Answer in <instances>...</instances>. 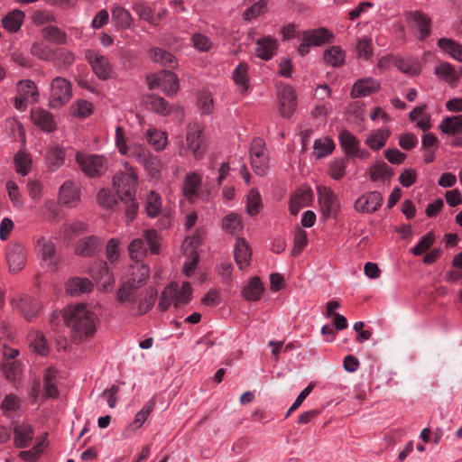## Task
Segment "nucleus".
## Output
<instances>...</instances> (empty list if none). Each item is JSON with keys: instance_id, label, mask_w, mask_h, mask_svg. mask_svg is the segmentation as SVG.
Segmentation results:
<instances>
[{"instance_id": "1", "label": "nucleus", "mask_w": 462, "mask_h": 462, "mask_svg": "<svg viewBox=\"0 0 462 462\" xmlns=\"http://www.w3.org/2000/svg\"><path fill=\"white\" fill-rule=\"evenodd\" d=\"M63 319L70 329L71 340L76 344L91 338L99 325L97 314L85 304L68 307L64 311Z\"/></svg>"}, {"instance_id": "2", "label": "nucleus", "mask_w": 462, "mask_h": 462, "mask_svg": "<svg viewBox=\"0 0 462 462\" xmlns=\"http://www.w3.org/2000/svg\"><path fill=\"white\" fill-rule=\"evenodd\" d=\"M137 174L135 171L125 165V171L116 173L113 178L116 192L125 208L128 222L134 221L138 212V203L135 200Z\"/></svg>"}, {"instance_id": "3", "label": "nucleus", "mask_w": 462, "mask_h": 462, "mask_svg": "<svg viewBox=\"0 0 462 462\" xmlns=\"http://www.w3.org/2000/svg\"><path fill=\"white\" fill-rule=\"evenodd\" d=\"M49 104L51 107H60L67 104L72 97V87L69 80L63 77H56L51 82Z\"/></svg>"}, {"instance_id": "4", "label": "nucleus", "mask_w": 462, "mask_h": 462, "mask_svg": "<svg viewBox=\"0 0 462 462\" xmlns=\"http://www.w3.org/2000/svg\"><path fill=\"white\" fill-rule=\"evenodd\" d=\"M76 162L80 170L88 177H99L106 170V159L103 155L78 152Z\"/></svg>"}, {"instance_id": "5", "label": "nucleus", "mask_w": 462, "mask_h": 462, "mask_svg": "<svg viewBox=\"0 0 462 462\" xmlns=\"http://www.w3.org/2000/svg\"><path fill=\"white\" fill-rule=\"evenodd\" d=\"M85 59L99 79L106 80L111 78L113 66L106 56L88 49L85 51Z\"/></svg>"}, {"instance_id": "6", "label": "nucleus", "mask_w": 462, "mask_h": 462, "mask_svg": "<svg viewBox=\"0 0 462 462\" xmlns=\"http://www.w3.org/2000/svg\"><path fill=\"white\" fill-rule=\"evenodd\" d=\"M251 166L259 176H264L268 171V155L264 142L261 138L253 140L250 149Z\"/></svg>"}, {"instance_id": "7", "label": "nucleus", "mask_w": 462, "mask_h": 462, "mask_svg": "<svg viewBox=\"0 0 462 462\" xmlns=\"http://www.w3.org/2000/svg\"><path fill=\"white\" fill-rule=\"evenodd\" d=\"M317 193L323 217H335L339 211L340 205L334 191L327 186H318Z\"/></svg>"}, {"instance_id": "8", "label": "nucleus", "mask_w": 462, "mask_h": 462, "mask_svg": "<svg viewBox=\"0 0 462 462\" xmlns=\"http://www.w3.org/2000/svg\"><path fill=\"white\" fill-rule=\"evenodd\" d=\"M186 142L188 149L192 152L194 158L200 160L206 152V145L202 129L198 124L193 123L187 125Z\"/></svg>"}, {"instance_id": "9", "label": "nucleus", "mask_w": 462, "mask_h": 462, "mask_svg": "<svg viewBox=\"0 0 462 462\" xmlns=\"http://www.w3.org/2000/svg\"><path fill=\"white\" fill-rule=\"evenodd\" d=\"M279 112L282 117L290 118L297 106V96L292 87L281 85L277 91Z\"/></svg>"}, {"instance_id": "10", "label": "nucleus", "mask_w": 462, "mask_h": 462, "mask_svg": "<svg viewBox=\"0 0 462 462\" xmlns=\"http://www.w3.org/2000/svg\"><path fill=\"white\" fill-rule=\"evenodd\" d=\"M383 201L379 191H368L360 196L354 203V209L362 214H372L377 211Z\"/></svg>"}, {"instance_id": "11", "label": "nucleus", "mask_w": 462, "mask_h": 462, "mask_svg": "<svg viewBox=\"0 0 462 462\" xmlns=\"http://www.w3.org/2000/svg\"><path fill=\"white\" fill-rule=\"evenodd\" d=\"M158 87L167 96L176 94L180 88L179 79L175 73L171 70L164 69L155 76L152 82H150L149 88Z\"/></svg>"}, {"instance_id": "12", "label": "nucleus", "mask_w": 462, "mask_h": 462, "mask_svg": "<svg viewBox=\"0 0 462 462\" xmlns=\"http://www.w3.org/2000/svg\"><path fill=\"white\" fill-rule=\"evenodd\" d=\"M6 259L10 271L19 272L22 270L26 262L24 246L18 242L11 243L6 248Z\"/></svg>"}, {"instance_id": "13", "label": "nucleus", "mask_w": 462, "mask_h": 462, "mask_svg": "<svg viewBox=\"0 0 462 462\" xmlns=\"http://www.w3.org/2000/svg\"><path fill=\"white\" fill-rule=\"evenodd\" d=\"M381 88L380 82L374 78H364L357 79L351 89L353 98H360L376 93Z\"/></svg>"}, {"instance_id": "14", "label": "nucleus", "mask_w": 462, "mask_h": 462, "mask_svg": "<svg viewBox=\"0 0 462 462\" xmlns=\"http://www.w3.org/2000/svg\"><path fill=\"white\" fill-rule=\"evenodd\" d=\"M89 274L97 282H101L104 290L111 288L114 283L113 273L109 272L106 262L99 260L89 268Z\"/></svg>"}, {"instance_id": "15", "label": "nucleus", "mask_w": 462, "mask_h": 462, "mask_svg": "<svg viewBox=\"0 0 462 462\" xmlns=\"http://www.w3.org/2000/svg\"><path fill=\"white\" fill-rule=\"evenodd\" d=\"M80 199V189L71 180L65 181L59 190V202L68 208H74Z\"/></svg>"}, {"instance_id": "16", "label": "nucleus", "mask_w": 462, "mask_h": 462, "mask_svg": "<svg viewBox=\"0 0 462 462\" xmlns=\"http://www.w3.org/2000/svg\"><path fill=\"white\" fill-rule=\"evenodd\" d=\"M135 156L137 162L144 167L152 178L158 179L160 177L162 163L156 156L143 148L138 149Z\"/></svg>"}, {"instance_id": "17", "label": "nucleus", "mask_w": 462, "mask_h": 462, "mask_svg": "<svg viewBox=\"0 0 462 462\" xmlns=\"http://www.w3.org/2000/svg\"><path fill=\"white\" fill-rule=\"evenodd\" d=\"M14 442L18 448H25L31 445L33 439V428L30 424L14 423Z\"/></svg>"}, {"instance_id": "18", "label": "nucleus", "mask_w": 462, "mask_h": 462, "mask_svg": "<svg viewBox=\"0 0 462 462\" xmlns=\"http://www.w3.org/2000/svg\"><path fill=\"white\" fill-rule=\"evenodd\" d=\"M157 291L154 288H149L139 292L137 306L132 308L134 316H142L147 313L155 303Z\"/></svg>"}, {"instance_id": "19", "label": "nucleus", "mask_w": 462, "mask_h": 462, "mask_svg": "<svg viewBox=\"0 0 462 462\" xmlns=\"http://www.w3.org/2000/svg\"><path fill=\"white\" fill-rule=\"evenodd\" d=\"M406 19L415 23L416 28L420 31V41L425 40L431 32V20L428 14L420 11H411L406 14Z\"/></svg>"}, {"instance_id": "20", "label": "nucleus", "mask_w": 462, "mask_h": 462, "mask_svg": "<svg viewBox=\"0 0 462 462\" xmlns=\"http://www.w3.org/2000/svg\"><path fill=\"white\" fill-rule=\"evenodd\" d=\"M313 199V194L310 189L301 188L298 189L290 199V212L291 215L296 216L300 210L307 207Z\"/></svg>"}, {"instance_id": "21", "label": "nucleus", "mask_w": 462, "mask_h": 462, "mask_svg": "<svg viewBox=\"0 0 462 462\" xmlns=\"http://www.w3.org/2000/svg\"><path fill=\"white\" fill-rule=\"evenodd\" d=\"M252 251L244 238H237L234 247V258L237 267L245 270L250 264Z\"/></svg>"}, {"instance_id": "22", "label": "nucleus", "mask_w": 462, "mask_h": 462, "mask_svg": "<svg viewBox=\"0 0 462 462\" xmlns=\"http://www.w3.org/2000/svg\"><path fill=\"white\" fill-rule=\"evenodd\" d=\"M333 39V32L323 27L304 31L302 34V41L310 42L312 46L323 45Z\"/></svg>"}, {"instance_id": "23", "label": "nucleus", "mask_w": 462, "mask_h": 462, "mask_svg": "<svg viewBox=\"0 0 462 462\" xmlns=\"http://www.w3.org/2000/svg\"><path fill=\"white\" fill-rule=\"evenodd\" d=\"M102 241L96 236L81 238L78 241L75 252L81 256H93L101 249Z\"/></svg>"}, {"instance_id": "24", "label": "nucleus", "mask_w": 462, "mask_h": 462, "mask_svg": "<svg viewBox=\"0 0 462 462\" xmlns=\"http://www.w3.org/2000/svg\"><path fill=\"white\" fill-rule=\"evenodd\" d=\"M31 118L32 123L42 131L51 133L56 129V123L52 115L42 108L32 111Z\"/></svg>"}, {"instance_id": "25", "label": "nucleus", "mask_w": 462, "mask_h": 462, "mask_svg": "<svg viewBox=\"0 0 462 462\" xmlns=\"http://www.w3.org/2000/svg\"><path fill=\"white\" fill-rule=\"evenodd\" d=\"M15 307L28 321H32L37 316L41 308L37 300L27 295L15 301Z\"/></svg>"}, {"instance_id": "26", "label": "nucleus", "mask_w": 462, "mask_h": 462, "mask_svg": "<svg viewBox=\"0 0 462 462\" xmlns=\"http://www.w3.org/2000/svg\"><path fill=\"white\" fill-rule=\"evenodd\" d=\"M149 278V266L137 261L134 265H132L130 277L125 281V282H130L132 285L140 288L146 284Z\"/></svg>"}, {"instance_id": "27", "label": "nucleus", "mask_w": 462, "mask_h": 462, "mask_svg": "<svg viewBox=\"0 0 462 462\" xmlns=\"http://www.w3.org/2000/svg\"><path fill=\"white\" fill-rule=\"evenodd\" d=\"M149 58L163 67L173 69L178 65L176 57L170 51L158 47H152L148 51Z\"/></svg>"}, {"instance_id": "28", "label": "nucleus", "mask_w": 462, "mask_h": 462, "mask_svg": "<svg viewBox=\"0 0 462 462\" xmlns=\"http://www.w3.org/2000/svg\"><path fill=\"white\" fill-rule=\"evenodd\" d=\"M276 49L277 43L275 40L271 36H266L256 41L254 53L258 58L269 60L273 58Z\"/></svg>"}, {"instance_id": "29", "label": "nucleus", "mask_w": 462, "mask_h": 462, "mask_svg": "<svg viewBox=\"0 0 462 462\" xmlns=\"http://www.w3.org/2000/svg\"><path fill=\"white\" fill-rule=\"evenodd\" d=\"M38 245L40 247L42 261L50 268H55L58 264V260L55 255L56 248L53 242L45 237H42L41 239L38 240Z\"/></svg>"}, {"instance_id": "30", "label": "nucleus", "mask_w": 462, "mask_h": 462, "mask_svg": "<svg viewBox=\"0 0 462 462\" xmlns=\"http://www.w3.org/2000/svg\"><path fill=\"white\" fill-rule=\"evenodd\" d=\"M264 288L258 276L250 278L246 286L242 291V297L250 301H257L261 299Z\"/></svg>"}, {"instance_id": "31", "label": "nucleus", "mask_w": 462, "mask_h": 462, "mask_svg": "<svg viewBox=\"0 0 462 462\" xmlns=\"http://www.w3.org/2000/svg\"><path fill=\"white\" fill-rule=\"evenodd\" d=\"M24 18V12L14 9L2 18V25L9 32H16L21 29Z\"/></svg>"}, {"instance_id": "32", "label": "nucleus", "mask_w": 462, "mask_h": 462, "mask_svg": "<svg viewBox=\"0 0 462 462\" xmlns=\"http://www.w3.org/2000/svg\"><path fill=\"white\" fill-rule=\"evenodd\" d=\"M435 75L447 82L451 87H456L459 81V77L453 65L448 62H442L435 68Z\"/></svg>"}, {"instance_id": "33", "label": "nucleus", "mask_w": 462, "mask_h": 462, "mask_svg": "<svg viewBox=\"0 0 462 462\" xmlns=\"http://www.w3.org/2000/svg\"><path fill=\"white\" fill-rule=\"evenodd\" d=\"M139 288L132 285L130 282H123L116 291V300L123 304L134 305L137 302Z\"/></svg>"}, {"instance_id": "34", "label": "nucleus", "mask_w": 462, "mask_h": 462, "mask_svg": "<svg viewBox=\"0 0 462 462\" xmlns=\"http://www.w3.org/2000/svg\"><path fill=\"white\" fill-rule=\"evenodd\" d=\"M323 59L327 65L339 68L345 63L346 52L340 46L334 45L325 50Z\"/></svg>"}, {"instance_id": "35", "label": "nucleus", "mask_w": 462, "mask_h": 462, "mask_svg": "<svg viewBox=\"0 0 462 462\" xmlns=\"http://www.w3.org/2000/svg\"><path fill=\"white\" fill-rule=\"evenodd\" d=\"M440 131L446 134L456 135L462 133V115L446 116L439 125Z\"/></svg>"}, {"instance_id": "36", "label": "nucleus", "mask_w": 462, "mask_h": 462, "mask_svg": "<svg viewBox=\"0 0 462 462\" xmlns=\"http://www.w3.org/2000/svg\"><path fill=\"white\" fill-rule=\"evenodd\" d=\"M45 160L49 170L55 171L64 163L65 150L60 146L51 147L47 152Z\"/></svg>"}, {"instance_id": "37", "label": "nucleus", "mask_w": 462, "mask_h": 462, "mask_svg": "<svg viewBox=\"0 0 462 462\" xmlns=\"http://www.w3.org/2000/svg\"><path fill=\"white\" fill-rule=\"evenodd\" d=\"M393 174V170L383 161L376 162L370 167L369 171V176L372 181H384L385 180L391 179Z\"/></svg>"}, {"instance_id": "38", "label": "nucleus", "mask_w": 462, "mask_h": 462, "mask_svg": "<svg viewBox=\"0 0 462 462\" xmlns=\"http://www.w3.org/2000/svg\"><path fill=\"white\" fill-rule=\"evenodd\" d=\"M93 283L88 278L75 277L69 281L66 291L70 294H81L91 291Z\"/></svg>"}, {"instance_id": "39", "label": "nucleus", "mask_w": 462, "mask_h": 462, "mask_svg": "<svg viewBox=\"0 0 462 462\" xmlns=\"http://www.w3.org/2000/svg\"><path fill=\"white\" fill-rule=\"evenodd\" d=\"M42 37L49 42L55 44H65L67 33L60 28L54 25H48L42 29Z\"/></svg>"}, {"instance_id": "40", "label": "nucleus", "mask_w": 462, "mask_h": 462, "mask_svg": "<svg viewBox=\"0 0 462 462\" xmlns=\"http://www.w3.org/2000/svg\"><path fill=\"white\" fill-rule=\"evenodd\" d=\"M149 108L162 116H168L171 111L169 102L161 96L152 94L148 96Z\"/></svg>"}, {"instance_id": "41", "label": "nucleus", "mask_w": 462, "mask_h": 462, "mask_svg": "<svg viewBox=\"0 0 462 462\" xmlns=\"http://www.w3.org/2000/svg\"><path fill=\"white\" fill-rule=\"evenodd\" d=\"M390 134L388 130L378 129L366 137L365 143L371 150L378 151L385 145Z\"/></svg>"}, {"instance_id": "42", "label": "nucleus", "mask_w": 462, "mask_h": 462, "mask_svg": "<svg viewBox=\"0 0 462 462\" xmlns=\"http://www.w3.org/2000/svg\"><path fill=\"white\" fill-rule=\"evenodd\" d=\"M438 46L453 59L462 62V45L451 39L440 38L438 41Z\"/></svg>"}, {"instance_id": "43", "label": "nucleus", "mask_w": 462, "mask_h": 462, "mask_svg": "<svg viewBox=\"0 0 462 462\" xmlns=\"http://www.w3.org/2000/svg\"><path fill=\"white\" fill-rule=\"evenodd\" d=\"M112 20L121 28H129L133 23L131 14L122 6L116 5L111 10Z\"/></svg>"}, {"instance_id": "44", "label": "nucleus", "mask_w": 462, "mask_h": 462, "mask_svg": "<svg viewBox=\"0 0 462 462\" xmlns=\"http://www.w3.org/2000/svg\"><path fill=\"white\" fill-rule=\"evenodd\" d=\"M339 143L346 154L350 156L351 153L356 152V148L359 146V141L347 130H343L338 135Z\"/></svg>"}, {"instance_id": "45", "label": "nucleus", "mask_w": 462, "mask_h": 462, "mask_svg": "<svg viewBox=\"0 0 462 462\" xmlns=\"http://www.w3.org/2000/svg\"><path fill=\"white\" fill-rule=\"evenodd\" d=\"M199 184H200V177L199 174H197L195 172L188 173L185 176V179L183 181V186H182L183 195L188 199H190L197 193V189H198V187Z\"/></svg>"}, {"instance_id": "46", "label": "nucleus", "mask_w": 462, "mask_h": 462, "mask_svg": "<svg viewBox=\"0 0 462 462\" xmlns=\"http://www.w3.org/2000/svg\"><path fill=\"white\" fill-rule=\"evenodd\" d=\"M14 163L15 166L16 172L22 176H25L29 173L32 165V160L30 155L23 152L19 151L14 157Z\"/></svg>"}, {"instance_id": "47", "label": "nucleus", "mask_w": 462, "mask_h": 462, "mask_svg": "<svg viewBox=\"0 0 462 462\" xmlns=\"http://www.w3.org/2000/svg\"><path fill=\"white\" fill-rule=\"evenodd\" d=\"M147 142L153 146L156 151H162L166 147L167 135L163 132L156 129H149L146 132Z\"/></svg>"}, {"instance_id": "48", "label": "nucleus", "mask_w": 462, "mask_h": 462, "mask_svg": "<svg viewBox=\"0 0 462 462\" xmlns=\"http://www.w3.org/2000/svg\"><path fill=\"white\" fill-rule=\"evenodd\" d=\"M191 285L185 282L180 289L177 291V284L175 283L174 307L179 308L181 305L188 304L191 300Z\"/></svg>"}, {"instance_id": "49", "label": "nucleus", "mask_w": 462, "mask_h": 462, "mask_svg": "<svg viewBox=\"0 0 462 462\" xmlns=\"http://www.w3.org/2000/svg\"><path fill=\"white\" fill-rule=\"evenodd\" d=\"M267 9V1L266 0H258L257 2L251 5L248 8H246L243 13V19L245 21H251L259 17L261 14H264Z\"/></svg>"}, {"instance_id": "50", "label": "nucleus", "mask_w": 462, "mask_h": 462, "mask_svg": "<svg viewBox=\"0 0 462 462\" xmlns=\"http://www.w3.org/2000/svg\"><path fill=\"white\" fill-rule=\"evenodd\" d=\"M262 208V199L257 189H252L247 195L246 212L250 216H256Z\"/></svg>"}, {"instance_id": "51", "label": "nucleus", "mask_w": 462, "mask_h": 462, "mask_svg": "<svg viewBox=\"0 0 462 462\" xmlns=\"http://www.w3.org/2000/svg\"><path fill=\"white\" fill-rule=\"evenodd\" d=\"M247 72L248 65L245 62L239 63L233 72L234 81L241 87L242 91H246L248 88Z\"/></svg>"}, {"instance_id": "52", "label": "nucleus", "mask_w": 462, "mask_h": 462, "mask_svg": "<svg viewBox=\"0 0 462 462\" xmlns=\"http://www.w3.org/2000/svg\"><path fill=\"white\" fill-rule=\"evenodd\" d=\"M174 295H175V282H171L170 285L166 286L162 292L161 293L159 299L158 308L161 311H166L171 303H174Z\"/></svg>"}, {"instance_id": "53", "label": "nucleus", "mask_w": 462, "mask_h": 462, "mask_svg": "<svg viewBox=\"0 0 462 462\" xmlns=\"http://www.w3.org/2000/svg\"><path fill=\"white\" fill-rule=\"evenodd\" d=\"M93 113V105L87 100H79L71 106V115L79 118H86Z\"/></svg>"}, {"instance_id": "54", "label": "nucleus", "mask_w": 462, "mask_h": 462, "mask_svg": "<svg viewBox=\"0 0 462 462\" xmlns=\"http://www.w3.org/2000/svg\"><path fill=\"white\" fill-rule=\"evenodd\" d=\"M55 379V374L52 371L48 370L44 374V398H57L59 396V390L55 383H53Z\"/></svg>"}, {"instance_id": "55", "label": "nucleus", "mask_w": 462, "mask_h": 462, "mask_svg": "<svg viewBox=\"0 0 462 462\" xmlns=\"http://www.w3.org/2000/svg\"><path fill=\"white\" fill-rule=\"evenodd\" d=\"M335 148L333 141L329 138L317 139L314 142V149L317 152V158H323L329 155Z\"/></svg>"}, {"instance_id": "56", "label": "nucleus", "mask_w": 462, "mask_h": 462, "mask_svg": "<svg viewBox=\"0 0 462 462\" xmlns=\"http://www.w3.org/2000/svg\"><path fill=\"white\" fill-rule=\"evenodd\" d=\"M223 227L230 234L241 230L243 228L241 217L236 213L226 215L223 219Z\"/></svg>"}, {"instance_id": "57", "label": "nucleus", "mask_w": 462, "mask_h": 462, "mask_svg": "<svg viewBox=\"0 0 462 462\" xmlns=\"http://www.w3.org/2000/svg\"><path fill=\"white\" fill-rule=\"evenodd\" d=\"M162 199L159 195L153 191L147 197L145 204V211L150 217H156L161 209Z\"/></svg>"}, {"instance_id": "58", "label": "nucleus", "mask_w": 462, "mask_h": 462, "mask_svg": "<svg viewBox=\"0 0 462 462\" xmlns=\"http://www.w3.org/2000/svg\"><path fill=\"white\" fill-rule=\"evenodd\" d=\"M356 51L359 58L369 60L374 54L372 40L368 38L359 39L356 45Z\"/></svg>"}, {"instance_id": "59", "label": "nucleus", "mask_w": 462, "mask_h": 462, "mask_svg": "<svg viewBox=\"0 0 462 462\" xmlns=\"http://www.w3.org/2000/svg\"><path fill=\"white\" fill-rule=\"evenodd\" d=\"M46 437L42 438L32 449L20 451L18 454L19 457L27 462L36 461L42 453V445Z\"/></svg>"}, {"instance_id": "60", "label": "nucleus", "mask_w": 462, "mask_h": 462, "mask_svg": "<svg viewBox=\"0 0 462 462\" xmlns=\"http://www.w3.org/2000/svg\"><path fill=\"white\" fill-rule=\"evenodd\" d=\"M434 241V234L429 232L420 239L419 243L411 251L414 255H421L433 245Z\"/></svg>"}, {"instance_id": "61", "label": "nucleus", "mask_w": 462, "mask_h": 462, "mask_svg": "<svg viewBox=\"0 0 462 462\" xmlns=\"http://www.w3.org/2000/svg\"><path fill=\"white\" fill-rule=\"evenodd\" d=\"M308 245L307 234L304 230H298L294 234V245L291 252V256L296 257L300 254Z\"/></svg>"}, {"instance_id": "62", "label": "nucleus", "mask_w": 462, "mask_h": 462, "mask_svg": "<svg viewBox=\"0 0 462 462\" xmlns=\"http://www.w3.org/2000/svg\"><path fill=\"white\" fill-rule=\"evenodd\" d=\"M155 406V400L152 398L144 404L141 411H139L134 417V424L136 428L141 427L147 420L149 414L152 411Z\"/></svg>"}, {"instance_id": "63", "label": "nucleus", "mask_w": 462, "mask_h": 462, "mask_svg": "<svg viewBox=\"0 0 462 462\" xmlns=\"http://www.w3.org/2000/svg\"><path fill=\"white\" fill-rule=\"evenodd\" d=\"M144 240L135 238L128 245L129 255L133 260H138L145 254Z\"/></svg>"}, {"instance_id": "64", "label": "nucleus", "mask_w": 462, "mask_h": 462, "mask_svg": "<svg viewBox=\"0 0 462 462\" xmlns=\"http://www.w3.org/2000/svg\"><path fill=\"white\" fill-rule=\"evenodd\" d=\"M145 242L149 245L150 252L153 254L159 253L160 249V239L158 233L154 229L145 230L143 233Z\"/></svg>"}]
</instances>
